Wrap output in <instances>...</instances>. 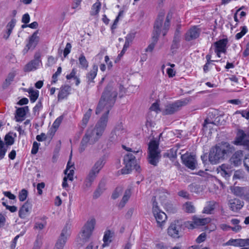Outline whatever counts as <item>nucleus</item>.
Instances as JSON below:
<instances>
[{
    "label": "nucleus",
    "instance_id": "f257e3e1",
    "mask_svg": "<svg viewBox=\"0 0 249 249\" xmlns=\"http://www.w3.org/2000/svg\"><path fill=\"white\" fill-rule=\"evenodd\" d=\"M117 92L111 86H107L103 92L96 109V114L101 112L104 114L97 123L95 128H89L83 137L89 142V144L95 143L102 135L108 122V115L114 105L117 96Z\"/></svg>",
    "mask_w": 249,
    "mask_h": 249
},
{
    "label": "nucleus",
    "instance_id": "f03ea898",
    "mask_svg": "<svg viewBox=\"0 0 249 249\" xmlns=\"http://www.w3.org/2000/svg\"><path fill=\"white\" fill-rule=\"evenodd\" d=\"M234 151V147L228 142H221L212 147L209 153V160L212 164L223 160Z\"/></svg>",
    "mask_w": 249,
    "mask_h": 249
},
{
    "label": "nucleus",
    "instance_id": "7ed1b4c3",
    "mask_svg": "<svg viewBox=\"0 0 249 249\" xmlns=\"http://www.w3.org/2000/svg\"><path fill=\"white\" fill-rule=\"evenodd\" d=\"M159 146V143L156 140L151 141L148 144L147 160L149 163L154 166L158 165L161 158Z\"/></svg>",
    "mask_w": 249,
    "mask_h": 249
},
{
    "label": "nucleus",
    "instance_id": "20e7f679",
    "mask_svg": "<svg viewBox=\"0 0 249 249\" xmlns=\"http://www.w3.org/2000/svg\"><path fill=\"white\" fill-rule=\"evenodd\" d=\"M164 18V13L162 12L160 13L155 22L152 36V42L145 49V52H152L153 50L155 45L159 39V36L161 32V27L162 26V22H163Z\"/></svg>",
    "mask_w": 249,
    "mask_h": 249
},
{
    "label": "nucleus",
    "instance_id": "39448f33",
    "mask_svg": "<svg viewBox=\"0 0 249 249\" xmlns=\"http://www.w3.org/2000/svg\"><path fill=\"white\" fill-rule=\"evenodd\" d=\"M95 223L96 221L94 218H91L88 220L83 227L80 236L79 237V239L77 240L79 244L82 245L89 240L94 229Z\"/></svg>",
    "mask_w": 249,
    "mask_h": 249
},
{
    "label": "nucleus",
    "instance_id": "423d86ee",
    "mask_svg": "<svg viewBox=\"0 0 249 249\" xmlns=\"http://www.w3.org/2000/svg\"><path fill=\"white\" fill-rule=\"evenodd\" d=\"M124 162L125 166L121 170L122 174H128L133 169H135L137 172H140V166L136 164L135 157L132 154L129 153L125 155Z\"/></svg>",
    "mask_w": 249,
    "mask_h": 249
},
{
    "label": "nucleus",
    "instance_id": "0eeeda50",
    "mask_svg": "<svg viewBox=\"0 0 249 249\" xmlns=\"http://www.w3.org/2000/svg\"><path fill=\"white\" fill-rule=\"evenodd\" d=\"M189 102L187 99L178 100L174 103L168 104L165 106V108L163 111L164 115H170L175 113L179 110L181 107L186 105Z\"/></svg>",
    "mask_w": 249,
    "mask_h": 249
},
{
    "label": "nucleus",
    "instance_id": "6e6552de",
    "mask_svg": "<svg viewBox=\"0 0 249 249\" xmlns=\"http://www.w3.org/2000/svg\"><path fill=\"white\" fill-rule=\"evenodd\" d=\"M234 143L237 145H243L249 150V135L243 130L238 129Z\"/></svg>",
    "mask_w": 249,
    "mask_h": 249
},
{
    "label": "nucleus",
    "instance_id": "1a4fd4ad",
    "mask_svg": "<svg viewBox=\"0 0 249 249\" xmlns=\"http://www.w3.org/2000/svg\"><path fill=\"white\" fill-rule=\"evenodd\" d=\"M181 224L178 220L172 222L168 229L169 235L174 238L179 237L181 230Z\"/></svg>",
    "mask_w": 249,
    "mask_h": 249
},
{
    "label": "nucleus",
    "instance_id": "9d476101",
    "mask_svg": "<svg viewBox=\"0 0 249 249\" xmlns=\"http://www.w3.org/2000/svg\"><path fill=\"white\" fill-rule=\"evenodd\" d=\"M41 63L40 54L39 53H35L34 59L26 65L24 70L25 71H31L36 70Z\"/></svg>",
    "mask_w": 249,
    "mask_h": 249
},
{
    "label": "nucleus",
    "instance_id": "9b49d317",
    "mask_svg": "<svg viewBox=\"0 0 249 249\" xmlns=\"http://www.w3.org/2000/svg\"><path fill=\"white\" fill-rule=\"evenodd\" d=\"M181 158L183 163L188 168L192 170H194L196 168V156L186 154L182 155Z\"/></svg>",
    "mask_w": 249,
    "mask_h": 249
},
{
    "label": "nucleus",
    "instance_id": "f8f14e48",
    "mask_svg": "<svg viewBox=\"0 0 249 249\" xmlns=\"http://www.w3.org/2000/svg\"><path fill=\"white\" fill-rule=\"evenodd\" d=\"M201 32L200 28H198L197 26H194L191 27L185 34V40L190 41L197 38L199 36Z\"/></svg>",
    "mask_w": 249,
    "mask_h": 249
},
{
    "label": "nucleus",
    "instance_id": "ddd939ff",
    "mask_svg": "<svg viewBox=\"0 0 249 249\" xmlns=\"http://www.w3.org/2000/svg\"><path fill=\"white\" fill-rule=\"evenodd\" d=\"M211 221V218L209 217L200 218L194 216L193 217L192 223H190L189 225H187V226L188 228L193 229L197 227L198 226H204L210 223Z\"/></svg>",
    "mask_w": 249,
    "mask_h": 249
},
{
    "label": "nucleus",
    "instance_id": "4468645a",
    "mask_svg": "<svg viewBox=\"0 0 249 249\" xmlns=\"http://www.w3.org/2000/svg\"><path fill=\"white\" fill-rule=\"evenodd\" d=\"M125 130L123 128L122 123L117 125L112 133V138L116 141L122 140L125 136Z\"/></svg>",
    "mask_w": 249,
    "mask_h": 249
},
{
    "label": "nucleus",
    "instance_id": "2eb2a0df",
    "mask_svg": "<svg viewBox=\"0 0 249 249\" xmlns=\"http://www.w3.org/2000/svg\"><path fill=\"white\" fill-rule=\"evenodd\" d=\"M153 213L156 220L158 226L162 228L167 219L166 214L160 209H156V208H155Z\"/></svg>",
    "mask_w": 249,
    "mask_h": 249
},
{
    "label": "nucleus",
    "instance_id": "dca6fc26",
    "mask_svg": "<svg viewBox=\"0 0 249 249\" xmlns=\"http://www.w3.org/2000/svg\"><path fill=\"white\" fill-rule=\"evenodd\" d=\"M38 31H36L29 38L28 43L23 50L24 53H27L30 49H34L39 41V37L37 36Z\"/></svg>",
    "mask_w": 249,
    "mask_h": 249
},
{
    "label": "nucleus",
    "instance_id": "f3484780",
    "mask_svg": "<svg viewBox=\"0 0 249 249\" xmlns=\"http://www.w3.org/2000/svg\"><path fill=\"white\" fill-rule=\"evenodd\" d=\"M218 173L225 178H229L231 175L232 169L231 164H223L217 168Z\"/></svg>",
    "mask_w": 249,
    "mask_h": 249
},
{
    "label": "nucleus",
    "instance_id": "a211bd4d",
    "mask_svg": "<svg viewBox=\"0 0 249 249\" xmlns=\"http://www.w3.org/2000/svg\"><path fill=\"white\" fill-rule=\"evenodd\" d=\"M105 163V158L104 157L100 158L99 160H97L96 162L94 163L91 170L89 171V172L97 176L101 170L104 167Z\"/></svg>",
    "mask_w": 249,
    "mask_h": 249
},
{
    "label": "nucleus",
    "instance_id": "6ab92c4d",
    "mask_svg": "<svg viewBox=\"0 0 249 249\" xmlns=\"http://www.w3.org/2000/svg\"><path fill=\"white\" fill-rule=\"evenodd\" d=\"M29 110L28 106L18 108L15 117L16 121L20 122L23 121L26 113L28 112Z\"/></svg>",
    "mask_w": 249,
    "mask_h": 249
},
{
    "label": "nucleus",
    "instance_id": "aec40b11",
    "mask_svg": "<svg viewBox=\"0 0 249 249\" xmlns=\"http://www.w3.org/2000/svg\"><path fill=\"white\" fill-rule=\"evenodd\" d=\"M228 42L227 38H223L215 42L214 44L215 49V52H222L225 53H226V46Z\"/></svg>",
    "mask_w": 249,
    "mask_h": 249
},
{
    "label": "nucleus",
    "instance_id": "412c9836",
    "mask_svg": "<svg viewBox=\"0 0 249 249\" xmlns=\"http://www.w3.org/2000/svg\"><path fill=\"white\" fill-rule=\"evenodd\" d=\"M229 207L233 212L240 210L244 205V202L237 198H233L229 200Z\"/></svg>",
    "mask_w": 249,
    "mask_h": 249
},
{
    "label": "nucleus",
    "instance_id": "4be33fe9",
    "mask_svg": "<svg viewBox=\"0 0 249 249\" xmlns=\"http://www.w3.org/2000/svg\"><path fill=\"white\" fill-rule=\"evenodd\" d=\"M243 156V154L241 151L235 152L230 160L231 165L232 164L234 166H238L240 165Z\"/></svg>",
    "mask_w": 249,
    "mask_h": 249
},
{
    "label": "nucleus",
    "instance_id": "5701e85b",
    "mask_svg": "<svg viewBox=\"0 0 249 249\" xmlns=\"http://www.w3.org/2000/svg\"><path fill=\"white\" fill-rule=\"evenodd\" d=\"M71 87L69 85H64L60 88L58 94V101L62 100L67 98L68 95L71 93Z\"/></svg>",
    "mask_w": 249,
    "mask_h": 249
},
{
    "label": "nucleus",
    "instance_id": "b1692460",
    "mask_svg": "<svg viewBox=\"0 0 249 249\" xmlns=\"http://www.w3.org/2000/svg\"><path fill=\"white\" fill-rule=\"evenodd\" d=\"M97 177V176L89 172L87 175L84 182L83 188L84 191H86L91 186L92 183Z\"/></svg>",
    "mask_w": 249,
    "mask_h": 249
},
{
    "label": "nucleus",
    "instance_id": "393cba45",
    "mask_svg": "<svg viewBox=\"0 0 249 249\" xmlns=\"http://www.w3.org/2000/svg\"><path fill=\"white\" fill-rule=\"evenodd\" d=\"M32 205L28 201L25 202L20 208L18 212V215L21 218H25L29 213V211L31 209Z\"/></svg>",
    "mask_w": 249,
    "mask_h": 249
},
{
    "label": "nucleus",
    "instance_id": "a878e982",
    "mask_svg": "<svg viewBox=\"0 0 249 249\" xmlns=\"http://www.w3.org/2000/svg\"><path fill=\"white\" fill-rule=\"evenodd\" d=\"M97 66L94 65L92 66V70H91L90 71L87 73L86 76L88 84L94 82L93 79L95 78L97 75Z\"/></svg>",
    "mask_w": 249,
    "mask_h": 249
},
{
    "label": "nucleus",
    "instance_id": "bb28decb",
    "mask_svg": "<svg viewBox=\"0 0 249 249\" xmlns=\"http://www.w3.org/2000/svg\"><path fill=\"white\" fill-rule=\"evenodd\" d=\"M114 232L110 230H107L105 232L103 241L104 244L102 245V247L104 248L108 246L111 242V238L113 237Z\"/></svg>",
    "mask_w": 249,
    "mask_h": 249
},
{
    "label": "nucleus",
    "instance_id": "cd10ccee",
    "mask_svg": "<svg viewBox=\"0 0 249 249\" xmlns=\"http://www.w3.org/2000/svg\"><path fill=\"white\" fill-rule=\"evenodd\" d=\"M216 113L215 110H213L211 112H210L209 113V117H208L204 121V124H203V127H208V125L210 124H216L218 122V121H216L217 118H216L214 120H213L211 117V114L212 115L215 114Z\"/></svg>",
    "mask_w": 249,
    "mask_h": 249
},
{
    "label": "nucleus",
    "instance_id": "c85d7f7f",
    "mask_svg": "<svg viewBox=\"0 0 249 249\" xmlns=\"http://www.w3.org/2000/svg\"><path fill=\"white\" fill-rule=\"evenodd\" d=\"M216 202L214 201H211L208 202L203 210V213L206 214H212L215 209Z\"/></svg>",
    "mask_w": 249,
    "mask_h": 249
},
{
    "label": "nucleus",
    "instance_id": "c756f323",
    "mask_svg": "<svg viewBox=\"0 0 249 249\" xmlns=\"http://www.w3.org/2000/svg\"><path fill=\"white\" fill-rule=\"evenodd\" d=\"M135 37V34L133 33L128 34L125 37V41L124 47L123 49V52H125L127 48L129 47L130 44L132 43L134 38Z\"/></svg>",
    "mask_w": 249,
    "mask_h": 249
},
{
    "label": "nucleus",
    "instance_id": "7c9ffc66",
    "mask_svg": "<svg viewBox=\"0 0 249 249\" xmlns=\"http://www.w3.org/2000/svg\"><path fill=\"white\" fill-rule=\"evenodd\" d=\"M231 191L235 196L242 197L245 195L246 188L242 187L235 186L231 189Z\"/></svg>",
    "mask_w": 249,
    "mask_h": 249
},
{
    "label": "nucleus",
    "instance_id": "2f4dec72",
    "mask_svg": "<svg viewBox=\"0 0 249 249\" xmlns=\"http://www.w3.org/2000/svg\"><path fill=\"white\" fill-rule=\"evenodd\" d=\"M29 94L30 101L32 103H34L38 98L39 96V91L37 90H34L33 89H29L27 90Z\"/></svg>",
    "mask_w": 249,
    "mask_h": 249
},
{
    "label": "nucleus",
    "instance_id": "473e14b6",
    "mask_svg": "<svg viewBox=\"0 0 249 249\" xmlns=\"http://www.w3.org/2000/svg\"><path fill=\"white\" fill-rule=\"evenodd\" d=\"M170 18H171V17L168 14L167 16L166 20L164 22L163 26L162 25V26L161 27V32L162 33V35L163 36H165L166 35V34L169 29L170 25Z\"/></svg>",
    "mask_w": 249,
    "mask_h": 249
},
{
    "label": "nucleus",
    "instance_id": "72a5a7b5",
    "mask_svg": "<svg viewBox=\"0 0 249 249\" xmlns=\"http://www.w3.org/2000/svg\"><path fill=\"white\" fill-rule=\"evenodd\" d=\"M69 235L70 234L68 232V228L67 227H65L62 230L60 234V236L57 241L60 242H63V241H64V243H66L67 238L69 236Z\"/></svg>",
    "mask_w": 249,
    "mask_h": 249
},
{
    "label": "nucleus",
    "instance_id": "f704fd0d",
    "mask_svg": "<svg viewBox=\"0 0 249 249\" xmlns=\"http://www.w3.org/2000/svg\"><path fill=\"white\" fill-rule=\"evenodd\" d=\"M131 196V191L130 189H126L125 191L123 197V198L121 201L120 202L119 207L122 208L124 207L125 205V203L128 200L130 196Z\"/></svg>",
    "mask_w": 249,
    "mask_h": 249
},
{
    "label": "nucleus",
    "instance_id": "c9c22d12",
    "mask_svg": "<svg viewBox=\"0 0 249 249\" xmlns=\"http://www.w3.org/2000/svg\"><path fill=\"white\" fill-rule=\"evenodd\" d=\"M177 149L175 148H172L169 151L164 153L163 155L164 158H169L170 159H174L177 157Z\"/></svg>",
    "mask_w": 249,
    "mask_h": 249
},
{
    "label": "nucleus",
    "instance_id": "e433bc0d",
    "mask_svg": "<svg viewBox=\"0 0 249 249\" xmlns=\"http://www.w3.org/2000/svg\"><path fill=\"white\" fill-rule=\"evenodd\" d=\"M15 75H16L14 72H10L8 74L7 78L3 84L2 87L3 89L7 88L11 84V83L13 81Z\"/></svg>",
    "mask_w": 249,
    "mask_h": 249
},
{
    "label": "nucleus",
    "instance_id": "4c0bfd02",
    "mask_svg": "<svg viewBox=\"0 0 249 249\" xmlns=\"http://www.w3.org/2000/svg\"><path fill=\"white\" fill-rule=\"evenodd\" d=\"M88 144H89V142L86 140V138L83 137L78 148L79 153H83L87 147Z\"/></svg>",
    "mask_w": 249,
    "mask_h": 249
},
{
    "label": "nucleus",
    "instance_id": "58836bf2",
    "mask_svg": "<svg viewBox=\"0 0 249 249\" xmlns=\"http://www.w3.org/2000/svg\"><path fill=\"white\" fill-rule=\"evenodd\" d=\"M92 109L89 108L86 112V113L84 114V117L82 119V125L83 127L86 126L88 121L91 116L92 113Z\"/></svg>",
    "mask_w": 249,
    "mask_h": 249
},
{
    "label": "nucleus",
    "instance_id": "ea45409f",
    "mask_svg": "<svg viewBox=\"0 0 249 249\" xmlns=\"http://www.w3.org/2000/svg\"><path fill=\"white\" fill-rule=\"evenodd\" d=\"M17 20L15 18H12L6 26V32L12 33V30L15 27Z\"/></svg>",
    "mask_w": 249,
    "mask_h": 249
},
{
    "label": "nucleus",
    "instance_id": "a19ab883",
    "mask_svg": "<svg viewBox=\"0 0 249 249\" xmlns=\"http://www.w3.org/2000/svg\"><path fill=\"white\" fill-rule=\"evenodd\" d=\"M14 142V139L10 133H8L5 135L4 137V144L6 145V146H5L6 148L8 146L13 144Z\"/></svg>",
    "mask_w": 249,
    "mask_h": 249
},
{
    "label": "nucleus",
    "instance_id": "79ce46f5",
    "mask_svg": "<svg viewBox=\"0 0 249 249\" xmlns=\"http://www.w3.org/2000/svg\"><path fill=\"white\" fill-rule=\"evenodd\" d=\"M100 8V2H96L94 3L92 6L91 10L90 11V15L91 16H95L97 15L99 13Z\"/></svg>",
    "mask_w": 249,
    "mask_h": 249
},
{
    "label": "nucleus",
    "instance_id": "37998d69",
    "mask_svg": "<svg viewBox=\"0 0 249 249\" xmlns=\"http://www.w3.org/2000/svg\"><path fill=\"white\" fill-rule=\"evenodd\" d=\"M79 61L81 68L86 69L88 67V62L83 53L79 57Z\"/></svg>",
    "mask_w": 249,
    "mask_h": 249
},
{
    "label": "nucleus",
    "instance_id": "c03bdc74",
    "mask_svg": "<svg viewBox=\"0 0 249 249\" xmlns=\"http://www.w3.org/2000/svg\"><path fill=\"white\" fill-rule=\"evenodd\" d=\"M185 211L189 213H193L195 212V207L192 202H188L184 205Z\"/></svg>",
    "mask_w": 249,
    "mask_h": 249
},
{
    "label": "nucleus",
    "instance_id": "a18cd8bd",
    "mask_svg": "<svg viewBox=\"0 0 249 249\" xmlns=\"http://www.w3.org/2000/svg\"><path fill=\"white\" fill-rule=\"evenodd\" d=\"M42 108V103L39 100L36 106L33 108V113L35 116H38L39 115V112L40 110Z\"/></svg>",
    "mask_w": 249,
    "mask_h": 249
},
{
    "label": "nucleus",
    "instance_id": "49530a36",
    "mask_svg": "<svg viewBox=\"0 0 249 249\" xmlns=\"http://www.w3.org/2000/svg\"><path fill=\"white\" fill-rule=\"evenodd\" d=\"M28 196V191L25 189H23L19 192L18 198L20 201H24Z\"/></svg>",
    "mask_w": 249,
    "mask_h": 249
},
{
    "label": "nucleus",
    "instance_id": "de8ad7c7",
    "mask_svg": "<svg viewBox=\"0 0 249 249\" xmlns=\"http://www.w3.org/2000/svg\"><path fill=\"white\" fill-rule=\"evenodd\" d=\"M241 31L238 33H237L236 35H235V38L236 39H240L241 38H242V37L245 35L247 31H248V29H247V28L246 27V26H242L241 27Z\"/></svg>",
    "mask_w": 249,
    "mask_h": 249
},
{
    "label": "nucleus",
    "instance_id": "09e8293b",
    "mask_svg": "<svg viewBox=\"0 0 249 249\" xmlns=\"http://www.w3.org/2000/svg\"><path fill=\"white\" fill-rule=\"evenodd\" d=\"M122 192L123 189L122 187H117L112 195V198L113 199L117 198L119 196L120 194H122Z\"/></svg>",
    "mask_w": 249,
    "mask_h": 249
},
{
    "label": "nucleus",
    "instance_id": "8fccbe9b",
    "mask_svg": "<svg viewBox=\"0 0 249 249\" xmlns=\"http://www.w3.org/2000/svg\"><path fill=\"white\" fill-rule=\"evenodd\" d=\"M63 119V117L62 116H60L59 117H58L53 122V127L55 129H57L59 127L60 124L61 123Z\"/></svg>",
    "mask_w": 249,
    "mask_h": 249
},
{
    "label": "nucleus",
    "instance_id": "3c124183",
    "mask_svg": "<svg viewBox=\"0 0 249 249\" xmlns=\"http://www.w3.org/2000/svg\"><path fill=\"white\" fill-rule=\"evenodd\" d=\"M206 238V234L205 232L201 233L196 239V242L197 243H200L204 242Z\"/></svg>",
    "mask_w": 249,
    "mask_h": 249
},
{
    "label": "nucleus",
    "instance_id": "603ef678",
    "mask_svg": "<svg viewBox=\"0 0 249 249\" xmlns=\"http://www.w3.org/2000/svg\"><path fill=\"white\" fill-rule=\"evenodd\" d=\"M71 46L70 43H67L64 50L63 55L66 57L71 52Z\"/></svg>",
    "mask_w": 249,
    "mask_h": 249
},
{
    "label": "nucleus",
    "instance_id": "864d4df0",
    "mask_svg": "<svg viewBox=\"0 0 249 249\" xmlns=\"http://www.w3.org/2000/svg\"><path fill=\"white\" fill-rule=\"evenodd\" d=\"M39 143L36 142H34L33 144V147L31 150V153L33 154H36L38 152Z\"/></svg>",
    "mask_w": 249,
    "mask_h": 249
},
{
    "label": "nucleus",
    "instance_id": "5fc2aeb1",
    "mask_svg": "<svg viewBox=\"0 0 249 249\" xmlns=\"http://www.w3.org/2000/svg\"><path fill=\"white\" fill-rule=\"evenodd\" d=\"M69 172H67V174H65L66 176L65 177L67 179H68L69 180L72 181L73 176L74 174V170L73 169H71L69 170Z\"/></svg>",
    "mask_w": 249,
    "mask_h": 249
},
{
    "label": "nucleus",
    "instance_id": "6e6d98bb",
    "mask_svg": "<svg viewBox=\"0 0 249 249\" xmlns=\"http://www.w3.org/2000/svg\"><path fill=\"white\" fill-rule=\"evenodd\" d=\"M76 69L75 68H73L71 72L70 73V74H68L67 76H66V78L68 80H69V79H71V78H76V76H75V74H76Z\"/></svg>",
    "mask_w": 249,
    "mask_h": 249
},
{
    "label": "nucleus",
    "instance_id": "4d7b16f0",
    "mask_svg": "<svg viewBox=\"0 0 249 249\" xmlns=\"http://www.w3.org/2000/svg\"><path fill=\"white\" fill-rule=\"evenodd\" d=\"M62 69L61 67H59L57 68V71L55 72L54 74L53 75L52 78L54 81V82H55L57 81V77L58 75H59L61 72Z\"/></svg>",
    "mask_w": 249,
    "mask_h": 249
},
{
    "label": "nucleus",
    "instance_id": "13d9d810",
    "mask_svg": "<svg viewBox=\"0 0 249 249\" xmlns=\"http://www.w3.org/2000/svg\"><path fill=\"white\" fill-rule=\"evenodd\" d=\"M104 192L100 190L99 188L95 191L93 194V198L96 199L98 198Z\"/></svg>",
    "mask_w": 249,
    "mask_h": 249
},
{
    "label": "nucleus",
    "instance_id": "bf43d9fd",
    "mask_svg": "<svg viewBox=\"0 0 249 249\" xmlns=\"http://www.w3.org/2000/svg\"><path fill=\"white\" fill-rule=\"evenodd\" d=\"M30 16L28 13L23 15L22 18V22L25 24H27L30 21Z\"/></svg>",
    "mask_w": 249,
    "mask_h": 249
},
{
    "label": "nucleus",
    "instance_id": "052dcab7",
    "mask_svg": "<svg viewBox=\"0 0 249 249\" xmlns=\"http://www.w3.org/2000/svg\"><path fill=\"white\" fill-rule=\"evenodd\" d=\"M45 187V183L44 182H41L38 183L37 185L36 189L38 191V194L39 195H41L42 194V191L41 189L44 188Z\"/></svg>",
    "mask_w": 249,
    "mask_h": 249
},
{
    "label": "nucleus",
    "instance_id": "680f3d73",
    "mask_svg": "<svg viewBox=\"0 0 249 249\" xmlns=\"http://www.w3.org/2000/svg\"><path fill=\"white\" fill-rule=\"evenodd\" d=\"M46 223H42L39 222H36L34 228L36 229L42 230L45 226Z\"/></svg>",
    "mask_w": 249,
    "mask_h": 249
},
{
    "label": "nucleus",
    "instance_id": "e2e57ef3",
    "mask_svg": "<svg viewBox=\"0 0 249 249\" xmlns=\"http://www.w3.org/2000/svg\"><path fill=\"white\" fill-rule=\"evenodd\" d=\"M36 139L39 142H42L46 140V136L45 133H42L40 135H37Z\"/></svg>",
    "mask_w": 249,
    "mask_h": 249
},
{
    "label": "nucleus",
    "instance_id": "0e129e2a",
    "mask_svg": "<svg viewBox=\"0 0 249 249\" xmlns=\"http://www.w3.org/2000/svg\"><path fill=\"white\" fill-rule=\"evenodd\" d=\"M150 109L152 111L157 112L160 110L159 105L157 103H154L152 105Z\"/></svg>",
    "mask_w": 249,
    "mask_h": 249
},
{
    "label": "nucleus",
    "instance_id": "69168bd1",
    "mask_svg": "<svg viewBox=\"0 0 249 249\" xmlns=\"http://www.w3.org/2000/svg\"><path fill=\"white\" fill-rule=\"evenodd\" d=\"M155 249H168V247L161 243L156 244Z\"/></svg>",
    "mask_w": 249,
    "mask_h": 249
},
{
    "label": "nucleus",
    "instance_id": "338daca9",
    "mask_svg": "<svg viewBox=\"0 0 249 249\" xmlns=\"http://www.w3.org/2000/svg\"><path fill=\"white\" fill-rule=\"evenodd\" d=\"M65 244V243H64V241H63V242H60L57 241L55 244L54 249H62Z\"/></svg>",
    "mask_w": 249,
    "mask_h": 249
},
{
    "label": "nucleus",
    "instance_id": "774afa93",
    "mask_svg": "<svg viewBox=\"0 0 249 249\" xmlns=\"http://www.w3.org/2000/svg\"><path fill=\"white\" fill-rule=\"evenodd\" d=\"M65 244V243H64V241H63V242H60L57 241L55 244L54 249H62Z\"/></svg>",
    "mask_w": 249,
    "mask_h": 249
}]
</instances>
